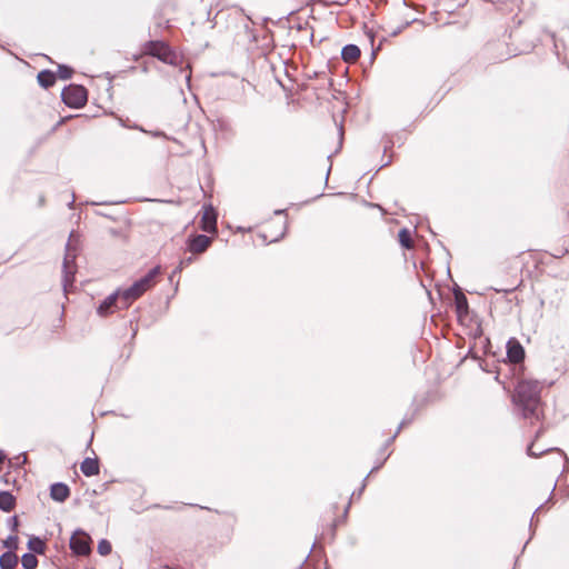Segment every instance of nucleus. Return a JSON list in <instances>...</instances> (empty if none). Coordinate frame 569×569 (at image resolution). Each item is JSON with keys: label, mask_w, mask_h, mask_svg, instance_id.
<instances>
[{"label": "nucleus", "mask_w": 569, "mask_h": 569, "mask_svg": "<svg viewBox=\"0 0 569 569\" xmlns=\"http://www.w3.org/2000/svg\"><path fill=\"white\" fill-rule=\"evenodd\" d=\"M159 273V268H153L143 278L134 282L132 287L121 292L123 305L127 307L130 301L140 297L144 291L150 289L154 284V279Z\"/></svg>", "instance_id": "nucleus-1"}, {"label": "nucleus", "mask_w": 569, "mask_h": 569, "mask_svg": "<svg viewBox=\"0 0 569 569\" xmlns=\"http://www.w3.org/2000/svg\"><path fill=\"white\" fill-rule=\"evenodd\" d=\"M62 100L70 107H82L87 101V91L81 86H69L62 91Z\"/></svg>", "instance_id": "nucleus-2"}, {"label": "nucleus", "mask_w": 569, "mask_h": 569, "mask_svg": "<svg viewBox=\"0 0 569 569\" xmlns=\"http://www.w3.org/2000/svg\"><path fill=\"white\" fill-rule=\"evenodd\" d=\"M91 539L89 535L86 532L78 530L76 531L70 539V548L71 550L79 556H87L91 551Z\"/></svg>", "instance_id": "nucleus-3"}, {"label": "nucleus", "mask_w": 569, "mask_h": 569, "mask_svg": "<svg viewBox=\"0 0 569 569\" xmlns=\"http://www.w3.org/2000/svg\"><path fill=\"white\" fill-rule=\"evenodd\" d=\"M537 396L536 385L531 382H520L516 388L515 400L528 405Z\"/></svg>", "instance_id": "nucleus-4"}, {"label": "nucleus", "mask_w": 569, "mask_h": 569, "mask_svg": "<svg viewBox=\"0 0 569 569\" xmlns=\"http://www.w3.org/2000/svg\"><path fill=\"white\" fill-rule=\"evenodd\" d=\"M217 214L212 207H206L201 219V228L207 232H214Z\"/></svg>", "instance_id": "nucleus-5"}, {"label": "nucleus", "mask_w": 569, "mask_h": 569, "mask_svg": "<svg viewBox=\"0 0 569 569\" xmlns=\"http://www.w3.org/2000/svg\"><path fill=\"white\" fill-rule=\"evenodd\" d=\"M211 243V239L203 234H198L189 241V250L193 253L203 252Z\"/></svg>", "instance_id": "nucleus-6"}, {"label": "nucleus", "mask_w": 569, "mask_h": 569, "mask_svg": "<svg viewBox=\"0 0 569 569\" xmlns=\"http://www.w3.org/2000/svg\"><path fill=\"white\" fill-rule=\"evenodd\" d=\"M507 353H508V358L512 362H519L525 357V351H523L522 346L518 341H516V340H510L508 342V351H507Z\"/></svg>", "instance_id": "nucleus-7"}, {"label": "nucleus", "mask_w": 569, "mask_h": 569, "mask_svg": "<svg viewBox=\"0 0 569 569\" xmlns=\"http://www.w3.org/2000/svg\"><path fill=\"white\" fill-rule=\"evenodd\" d=\"M50 495L53 500L62 502L69 496V488L63 483H54L51 486Z\"/></svg>", "instance_id": "nucleus-8"}, {"label": "nucleus", "mask_w": 569, "mask_h": 569, "mask_svg": "<svg viewBox=\"0 0 569 569\" xmlns=\"http://www.w3.org/2000/svg\"><path fill=\"white\" fill-rule=\"evenodd\" d=\"M80 469L83 472V475H86L88 477L98 475V472H99L98 460L92 459V458H86L82 461Z\"/></svg>", "instance_id": "nucleus-9"}, {"label": "nucleus", "mask_w": 569, "mask_h": 569, "mask_svg": "<svg viewBox=\"0 0 569 569\" xmlns=\"http://www.w3.org/2000/svg\"><path fill=\"white\" fill-rule=\"evenodd\" d=\"M16 506V499L9 491H1L0 492V509L9 512L11 511Z\"/></svg>", "instance_id": "nucleus-10"}, {"label": "nucleus", "mask_w": 569, "mask_h": 569, "mask_svg": "<svg viewBox=\"0 0 569 569\" xmlns=\"http://www.w3.org/2000/svg\"><path fill=\"white\" fill-rule=\"evenodd\" d=\"M341 56L346 62H355L360 56V50L355 44H348L342 49Z\"/></svg>", "instance_id": "nucleus-11"}, {"label": "nucleus", "mask_w": 569, "mask_h": 569, "mask_svg": "<svg viewBox=\"0 0 569 569\" xmlns=\"http://www.w3.org/2000/svg\"><path fill=\"white\" fill-rule=\"evenodd\" d=\"M121 297V293L117 292L110 297H108L98 308V312L101 316H106L109 312H111L113 305L116 303V300Z\"/></svg>", "instance_id": "nucleus-12"}, {"label": "nucleus", "mask_w": 569, "mask_h": 569, "mask_svg": "<svg viewBox=\"0 0 569 569\" xmlns=\"http://www.w3.org/2000/svg\"><path fill=\"white\" fill-rule=\"evenodd\" d=\"M17 562L18 558L12 551H8L0 557V567L2 569H13Z\"/></svg>", "instance_id": "nucleus-13"}, {"label": "nucleus", "mask_w": 569, "mask_h": 569, "mask_svg": "<svg viewBox=\"0 0 569 569\" xmlns=\"http://www.w3.org/2000/svg\"><path fill=\"white\" fill-rule=\"evenodd\" d=\"M38 81L42 87L48 88L54 83L56 76L50 71H41L38 74Z\"/></svg>", "instance_id": "nucleus-14"}, {"label": "nucleus", "mask_w": 569, "mask_h": 569, "mask_svg": "<svg viewBox=\"0 0 569 569\" xmlns=\"http://www.w3.org/2000/svg\"><path fill=\"white\" fill-rule=\"evenodd\" d=\"M28 546L33 552L42 553L44 551V542L38 537L30 538Z\"/></svg>", "instance_id": "nucleus-15"}, {"label": "nucleus", "mask_w": 569, "mask_h": 569, "mask_svg": "<svg viewBox=\"0 0 569 569\" xmlns=\"http://www.w3.org/2000/svg\"><path fill=\"white\" fill-rule=\"evenodd\" d=\"M21 562H22L23 568H26V569H34L38 565V560H37L36 556H33L32 553L23 555Z\"/></svg>", "instance_id": "nucleus-16"}, {"label": "nucleus", "mask_w": 569, "mask_h": 569, "mask_svg": "<svg viewBox=\"0 0 569 569\" xmlns=\"http://www.w3.org/2000/svg\"><path fill=\"white\" fill-rule=\"evenodd\" d=\"M98 552L101 555V556H107L111 552V545L108 540L106 539H102L99 541L98 543Z\"/></svg>", "instance_id": "nucleus-17"}, {"label": "nucleus", "mask_w": 569, "mask_h": 569, "mask_svg": "<svg viewBox=\"0 0 569 569\" xmlns=\"http://www.w3.org/2000/svg\"><path fill=\"white\" fill-rule=\"evenodd\" d=\"M399 241L405 248H410L411 240H410V233L403 229L399 232Z\"/></svg>", "instance_id": "nucleus-18"}, {"label": "nucleus", "mask_w": 569, "mask_h": 569, "mask_svg": "<svg viewBox=\"0 0 569 569\" xmlns=\"http://www.w3.org/2000/svg\"><path fill=\"white\" fill-rule=\"evenodd\" d=\"M3 543L9 550H14L18 548V537L10 536L3 541Z\"/></svg>", "instance_id": "nucleus-19"}, {"label": "nucleus", "mask_w": 569, "mask_h": 569, "mask_svg": "<svg viewBox=\"0 0 569 569\" xmlns=\"http://www.w3.org/2000/svg\"><path fill=\"white\" fill-rule=\"evenodd\" d=\"M71 70L68 67L60 66L58 69V74L61 79H68L71 77Z\"/></svg>", "instance_id": "nucleus-20"}, {"label": "nucleus", "mask_w": 569, "mask_h": 569, "mask_svg": "<svg viewBox=\"0 0 569 569\" xmlns=\"http://www.w3.org/2000/svg\"><path fill=\"white\" fill-rule=\"evenodd\" d=\"M4 460V455L3 452L0 450V463Z\"/></svg>", "instance_id": "nucleus-21"}, {"label": "nucleus", "mask_w": 569, "mask_h": 569, "mask_svg": "<svg viewBox=\"0 0 569 569\" xmlns=\"http://www.w3.org/2000/svg\"><path fill=\"white\" fill-rule=\"evenodd\" d=\"M12 520H13V526H14V527H17V525H18V520H17V518H16V517H13V519H12Z\"/></svg>", "instance_id": "nucleus-22"}]
</instances>
